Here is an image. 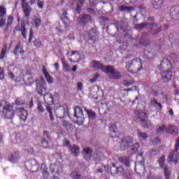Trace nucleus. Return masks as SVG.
Instances as JSON below:
<instances>
[{"label": "nucleus", "mask_w": 179, "mask_h": 179, "mask_svg": "<svg viewBox=\"0 0 179 179\" xmlns=\"http://www.w3.org/2000/svg\"><path fill=\"white\" fill-rule=\"evenodd\" d=\"M132 143H134V137L131 136H126L120 141V150H128V149L132 146Z\"/></svg>", "instance_id": "obj_7"}, {"label": "nucleus", "mask_w": 179, "mask_h": 179, "mask_svg": "<svg viewBox=\"0 0 179 179\" xmlns=\"http://www.w3.org/2000/svg\"><path fill=\"white\" fill-rule=\"evenodd\" d=\"M166 134H171L172 135H178V129L174 125H169L166 127Z\"/></svg>", "instance_id": "obj_32"}, {"label": "nucleus", "mask_w": 179, "mask_h": 179, "mask_svg": "<svg viewBox=\"0 0 179 179\" xmlns=\"http://www.w3.org/2000/svg\"><path fill=\"white\" fill-rule=\"evenodd\" d=\"M87 115H88V118L89 120H96V112L92 110H87V109H85Z\"/></svg>", "instance_id": "obj_42"}, {"label": "nucleus", "mask_w": 179, "mask_h": 179, "mask_svg": "<svg viewBox=\"0 0 179 179\" xmlns=\"http://www.w3.org/2000/svg\"><path fill=\"white\" fill-rule=\"evenodd\" d=\"M37 110L38 113H44V108H43V105L41 103H38Z\"/></svg>", "instance_id": "obj_57"}, {"label": "nucleus", "mask_w": 179, "mask_h": 179, "mask_svg": "<svg viewBox=\"0 0 179 179\" xmlns=\"http://www.w3.org/2000/svg\"><path fill=\"white\" fill-rule=\"evenodd\" d=\"M19 159H20L19 151H15L13 153L10 154L8 157V161L11 162V163H16Z\"/></svg>", "instance_id": "obj_31"}, {"label": "nucleus", "mask_w": 179, "mask_h": 179, "mask_svg": "<svg viewBox=\"0 0 179 179\" xmlns=\"http://www.w3.org/2000/svg\"><path fill=\"white\" fill-rule=\"evenodd\" d=\"M63 127L66 129L68 134L73 133V125L69 122L63 120Z\"/></svg>", "instance_id": "obj_33"}, {"label": "nucleus", "mask_w": 179, "mask_h": 179, "mask_svg": "<svg viewBox=\"0 0 179 179\" xmlns=\"http://www.w3.org/2000/svg\"><path fill=\"white\" fill-rule=\"evenodd\" d=\"M148 179H162L161 177H155V176L153 175H150L148 177Z\"/></svg>", "instance_id": "obj_64"}, {"label": "nucleus", "mask_w": 179, "mask_h": 179, "mask_svg": "<svg viewBox=\"0 0 179 179\" xmlns=\"http://www.w3.org/2000/svg\"><path fill=\"white\" fill-rule=\"evenodd\" d=\"M157 134L158 135H162L163 134H167V127L166 124H163L160 126L157 129Z\"/></svg>", "instance_id": "obj_40"}, {"label": "nucleus", "mask_w": 179, "mask_h": 179, "mask_svg": "<svg viewBox=\"0 0 179 179\" xmlns=\"http://www.w3.org/2000/svg\"><path fill=\"white\" fill-rule=\"evenodd\" d=\"M22 10L27 18V23H29V17H30V13L31 12V8L29 6V3L26 2V0H22Z\"/></svg>", "instance_id": "obj_17"}, {"label": "nucleus", "mask_w": 179, "mask_h": 179, "mask_svg": "<svg viewBox=\"0 0 179 179\" xmlns=\"http://www.w3.org/2000/svg\"><path fill=\"white\" fill-rule=\"evenodd\" d=\"M110 170L112 176H115V174H120L124 176V177H125L127 179L132 178V173H131V171H125L124 167H118L115 163L112 164V166L110 167Z\"/></svg>", "instance_id": "obj_4"}, {"label": "nucleus", "mask_w": 179, "mask_h": 179, "mask_svg": "<svg viewBox=\"0 0 179 179\" xmlns=\"http://www.w3.org/2000/svg\"><path fill=\"white\" fill-rule=\"evenodd\" d=\"M33 44L34 47H36L37 48H41V47H43V42L39 38H35L33 41Z\"/></svg>", "instance_id": "obj_46"}, {"label": "nucleus", "mask_w": 179, "mask_h": 179, "mask_svg": "<svg viewBox=\"0 0 179 179\" xmlns=\"http://www.w3.org/2000/svg\"><path fill=\"white\" fill-rule=\"evenodd\" d=\"M170 41L176 45H179V38L176 39L170 38Z\"/></svg>", "instance_id": "obj_60"}, {"label": "nucleus", "mask_w": 179, "mask_h": 179, "mask_svg": "<svg viewBox=\"0 0 179 179\" xmlns=\"http://www.w3.org/2000/svg\"><path fill=\"white\" fill-rule=\"evenodd\" d=\"M160 72L161 78L163 82L167 83V82L171 80V78H173V71H171V70H164Z\"/></svg>", "instance_id": "obj_14"}, {"label": "nucleus", "mask_w": 179, "mask_h": 179, "mask_svg": "<svg viewBox=\"0 0 179 179\" xmlns=\"http://www.w3.org/2000/svg\"><path fill=\"white\" fill-rule=\"evenodd\" d=\"M70 177L72 179H85V176H82V174H80V172L76 170L71 171Z\"/></svg>", "instance_id": "obj_35"}, {"label": "nucleus", "mask_w": 179, "mask_h": 179, "mask_svg": "<svg viewBox=\"0 0 179 179\" xmlns=\"http://www.w3.org/2000/svg\"><path fill=\"white\" fill-rule=\"evenodd\" d=\"M25 167L31 173H37L40 170V164L34 159H29L25 162Z\"/></svg>", "instance_id": "obj_8"}, {"label": "nucleus", "mask_w": 179, "mask_h": 179, "mask_svg": "<svg viewBox=\"0 0 179 179\" xmlns=\"http://www.w3.org/2000/svg\"><path fill=\"white\" fill-rule=\"evenodd\" d=\"M160 142H162V141L159 137H156L155 140H152L153 145H158V143H160Z\"/></svg>", "instance_id": "obj_58"}, {"label": "nucleus", "mask_w": 179, "mask_h": 179, "mask_svg": "<svg viewBox=\"0 0 179 179\" xmlns=\"http://www.w3.org/2000/svg\"><path fill=\"white\" fill-rule=\"evenodd\" d=\"M55 114L57 118L62 120V118L65 117V108L64 106H59L56 108Z\"/></svg>", "instance_id": "obj_25"}, {"label": "nucleus", "mask_w": 179, "mask_h": 179, "mask_svg": "<svg viewBox=\"0 0 179 179\" xmlns=\"http://www.w3.org/2000/svg\"><path fill=\"white\" fill-rule=\"evenodd\" d=\"M41 146L44 149H50V142L45 139V137L42 138Z\"/></svg>", "instance_id": "obj_43"}, {"label": "nucleus", "mask_w": 179, "mask_h": 179, "mask_svg": "<svg viewBox=\"0 0 179 179\" xmlns=\"http://www.w3.org/2000/svg\"><path fill=\"white\" fill-rule=\"evenodd\" d=\"M118 162L123 164L124 167H130L132 159H131L129 156H122L118 158Z\"/></svg>", "instance_id": "obj_21"}, {"label": "nucleus", "mask_w": 179, "mask_h": 179, "mask_svg": "<svg viewBox=\"0 0 179 179\" xmlns=\"http://www.w3.org/2000/svg\"><path fill=\"white\" fill-rule=\"evenodd\" d=\"M170 15L172 19L177 20L179 17V6H172L170 10Z\"/></svg>", "instance_id": "obj_26"}, {"label": "nucleus", "mask_w": 179, "mask_h": 179, "mask_svg": "<svg viewBox=\"0 0 179 179\" xmlns=\"http://www.w3.org/2000/svg\"><path fill=\"white\" fill-rule=\"evenodd\" d=\"M88 37L92 43H97V41L100 40V32H99V31L95 28H92L89 31Z\"/></svg>", "instance_id": "obj_13"}, {"label": "nucleus", "mask_w": 179, "mask_h": 179, "mask_svg": "<svg viewBox=\"0 0 179 179\" xmlns=\"http://www.w3.org/2000/svg\"><path fill=\"white\" fill-rule=\"evenodd\" d=\"M42 72L48 83H54V80L52 79V77L51 76V75H50V73L47 71V68H45V66H42Z\"/></svg>", "instance_id": "obj_29"}, {"label": "nucleus", "mask_w": 179, "mask_h": 179, "mask_svg": "<svg viewBox=\"0 0 179 179\" xmlns=\"http://www.w3.org/2000/svg\"><path fill=\"white\" fill-rule=\"evenodd\" d=\"M63 146L64 148H71V141L68 138H64L63 140Z\"/></svg>", "instance_id": "obj_54"}, {"label": "nucleus", "mask_w": 179, "mask_h": 179, "mask_svg": "<svg viewBox=\"0 0 179 179\" xmlns=\"http://www.w3.org/2000/svg\"><path fill=\"white\" fill-rule=\"evenodd\" d=\"M74 117H76V124L78 125H83V122H85V115L83 114L82 108L76 106L74 108Z\"/></svg>", "instance_id": "obj_9"}, {"label": "nucleus", "mask_w": 179, "mask_h": 179, "mask_svg": "<svg viewBox=\"0 0 179 179\" xmlns=\"http://www.w3.org/2000/svg\"><path fill=\"white\" fill-rule=\"evenodd\" d=\"M102 72H104V73H106L107 75H110L111 79H120L122 76L121 73L117 71L113 66H105Z\"/></svg>", "instance_id": "obj_5"}, {"label": "nucleus", "mask_w": 179, "mask_h": 179, "mask_svg": "<svg viewBox=\"0 0 179 179\" xmlns=\"http://www.w3.org/2000/svg\"><path fill=\"white\" fill-rule=\"evenodd\" d=\"M25 80V83L27 86H31L33 83H34V79L31 77H28L27 79L24 78Z\"/></svg>", "instance_id": "obj_50"}, {"label": "nucleus", "mask_w": 179, "mask_h": 179, "mask_svg": "<svg viewBox=\"0 0 179 179\" xmlns=\"http://www.w3.org/2000/svg\"><path fill=\"white\" fill-rule=\"evenodd\" d=\"M100 76V74L99 73H96L95 76H94V78H92L90 80V82L92 83H94V82H96V80H97V78Z\"/></svg>", "instance_id": "obj_59"}, {"label": "nucleus", "mask_w": 179, "mask_h": 179, "mask_svg": "<svg viewBox=\"0 0 179 179\" xmlns=\"http://www.w3.org/2000/svg\"><path fill=\"white\" fill-rule=\"evenodd\" d=\"M83 155L85 160L89 162V160L92 159V156H93V149L90 148V147H85L83 150Z\"/></svg>", "instance_id": "obj_20"}, {"label": "nucleus", "mask_w": 179, "mask_h": 179, "mask_svg": "<svg viewBox=\"0 0 179 179\" xmlns=\"http://www.w3.org/2000/svg\"><path fill=\"white\" fill-rule=\"evenodd\" d=\"M158 163L161 169L164 171L165 178L170 179L171 177V171L169 169V166L166 165V156H161L158 160Z\"/></svg>", "instance_id": "obj_6"}, {"label": "nucleus", "mask_w": 179, "mask_h": 179, "mask_svg": "<svg viewBox=\"0 0 179 179\" xmlns=\"http://www.w3.org/2000/svg\"><path fill=\"white\" fill-rule=\"evenodd\" d=\"M34 24H35L36 29H38L41 26V19L40 17H35L34 19Z\"/></svg>", "instance_id": "obj_49"}, {"label": "nucleus", "mask_w": 179, "mask_h": 179, "mask_svg": "<svg viewBox=\"0 0 179 179\" xmlns=\"http://www.w3.org/2000/svg\"><path fill=\"white\" fill-rule=\"evenodd\" d=\"M119 9L120 12H127V13H129L134 10V8L127 6H121Z\"/></svg>", "instance_id": "obj_45"}, {"label": "nucleus", "mask_w": 179, "mask_h": 179, "mask_svg": "<svg viewBox=\"0 0 179 179\" xmlns=\"http://www.w3.org/2000/svg\"><path fill=\"white\" fill-rule=\"evenodd\" d=\"M34 36V34H33V29H31L29 36V39H28L29 44H31V41L33 40Z\"/></svg>", "instance_id": "obj_56"}, {"label": "nucleus", "mask_w": 179, "mask_h": 179, "mask_svg": "<svg viewBox=\"0 0 179 179\" xmlns=\"http://www.w3.org/2000/svg\"><path fill=\"white\" fill-rule=\"evenodd\" d=\"M92 68H94V69H96V71H101L103 72V70L104 69V64L100 62H97L96 60H93L92 62Z\"/></svg>", "instance_id": "obj_30"}, {"label": "nucleus", "mask_w": 179, "mask_h": 179, "mask_svg": "<svg viewBox=\"0 0 179 179\" xmlns=\"http://www.w3.org/2000/svg\"><path fill=\"white\" fill-rule=\"evenodd\" d=\"M136 30H144V29H150L149 33H152L153 36H156L162 31V27H159L157 23L143 22L137 24L135 26Z\"/></svg>", "instance_id": "obj_3"}, {"label": "nucleus", "mask_w": 179, "mask_h": 179, "mask_svg": "<svg viewBox=\"0 0 179 179\" xmlns=\"http://www.w3.org/2000/svg\"><path fill=\"white\" fill-rule=\"evenodd\" d=\"M143 62L141 58H134L126 63V69L130 73H138L143 69Z\"/></svg>", "instance_id": "obj_2"}, {"label": "nucleus", "mask_w": 179, "mask_h": 179, "mask_svg": "<svg viewBox=\"0 0 179 179\" xmlns=\"http://www.w3.org/2000/svg\"><path fill=\"white\" fill-rule=\"evenodd\" d=\"M13 19L14 18L13 15L8 16L7 24L6 28L4 29V33H7L9 30V27H10L12 24H13Z\"/></svg>", "instance_id": "obj_37"}, {"label": "nucleus", "mask_w": 179, "mask_h": 179, "mask_svg": "<svg viewBox=\"0 0 179 179\" xmlns=\"http://www.w3.org/2000/svg\"><path fill=\"white\" fill-rule=\"evenodd\" d=\"M163 0H154L152 1V6L155 9H160L163 6Z\"/></svg>", "instance_id": "obj_39"}, {"label": "nucleus", "mask_w": 179, "mask_h": 179, "mask_svg": "<svg viewBox=\"0 0 179 179\" xmlns=\"http://www.w3.org/2000/svg\"><path fill=\"white\" fill-rule=\"evenodd\" d=\"M70 148H71V152L73 155H74V156H78V155L80 153V149L78 145H73L72 147H70Z\"/></svg>", "instance_id": "obj_41"}, {"label": "nucleus", "mask_w": 179, "mask_h": 179, "mask_svg": "<svg viewBox=\"0 0 179 179\" xmlns=\"http://www.w3.org/2000/svg\"><path fill=\"white\" fill-rule=\"evenodd\" d=\"M47 92V87L43 86L41 84H38L36 85V92L40 96H44V93Z\"/></svg>", "instance_id": "obj_36"}, {"label": "nucleus", "mask_w": 179, "mask_h": 179, "mask_svg": "<svg viewBox=\"0 0 179 179\" xmlns=\"http://www.w3.org/2000/svg\"><path fill=\"white\" fill-rule=\"evenodd\" d=\"M5 80V70L3 69V67L0 66V80Z\"/></svg>", "instance_id": "obj_55"}, {"label": "nucleus", "mask_w": 179, "mask_h": 179, "mask_svg": "<svg viewBox=\"0 0 179 179\" xmlns=\"http://www.w3.org/2000/svg\"><path fill=\"white\" fill-rule=\"evenodd\" d=\"M50 170L51 173H55L58 176H59V174H62V171H64L62 162L57 161L55 164H50Z\"/></svg>", "instance_id": "obj_11"}, {"label": "nucleus", "mask_w": 179, "mask_h": 179, "mask_svg": "<svg viewBox=\"0 0 179 179\" xmlns=\"http://www.w3.org/2000/svg\"><path fill=\"white\" fill-rule=\"evenodd\" d=\"M38 7L40 9H43L44 8V2L38 0Z\"/></svg>", "instance_id": "obj_61"}, {"label": "nucleus", "mask_w": 179, "mask_h": 179, "mask_svg": "<svg viewBox=\"0 0 179 179\" xmlns=\"http://www.w3.org/2000/svg\"><path fill=\"white\" fill-rule=\"evenodd\" d=\"M134 83H135V80H131V81H129L127 80H123V85L124 86H126V87H129V86H132Z\"/></svg>", "instance_id": "obj_53"}, {"label": "nucleus", "mask_w": 179, "mask_h": 179, "mask_svg": "<svg viewBox=\"0 0 179 179\" xmlns=\"http://www.w3.org/2000/svg\"><path fill=\"white\" fill-rule=\"evenodd\" d=\"M34 101L33 100V98L31 99V101L29 103V109L31 110V108H33L34 106Z\"/></svg>", "instance_id": "obj_62"}, {"label": "nucleus", "mask_w": 179, "mask_h": 179, "mask_svg": "<svg viewBox=\"0 0 179 179\" xmlns=\"http://www.w3.org/2000/svg\"><path fill=\"white\" fill-rule=\"evenodd\" d=\"M80 23L83 24V26H86L87 23L92 22V16L89 14H83L80 15Z\"/></svg>", "instance_id": "obj_23"}, {"label": "nucleus", "mask_w": 179, "mask_h": 179, "mask_svg": "<svg viewBox=\"0 0 179 179\" xmlns=\"http://www.w3.org/2000/svg\"><path fill=\"white\" fill-rule=\"evenodd\" d=\"M44 101L48 106H52L54 104V96L50 92H46L43 95Z\"/></svg>", "instance_id": "obj_24"}, {"label": "nucleus", "mask_w": 179, "mask_h": 179, "mask_svg": "<svg viewBox=\"0 0 179 179\" xmlns=\"http://www.w3.org/2000/svg\"><path fill=\"white\" fill-rule=\"evenodd\" d=\"M15 104H16V106H24V104H26V101L21 99H17L15 101Z\"/></svg>", "instance_id": "obj_51"}, {"label": "nucleus", "mask_w": 179, "mask_h": 179, "mask_svg": "<svg viewBox=\"0 0 179 179\" xmlns=\"http://www.w3.org/2000/svg\"><path fill=\"white\" fill-rule=\"evenodd\" d=\"M141 147V145L139 143H136L133 144L131 147V152L133 155H135L139 150V148Z\"/></svg>", "instance_id": "obj_44"}, {"label": "nucleus", "mask_w": 179, "mask_h": 179, "mask_svg": "<svg viewBox=\"0 0 179 179\" xmlns=\"http://www.w3.org/2000/svg\"><path fill=\"white\" fill-rule=\"evenodd\" d=\"M134 171H136V174L138 176H143L146 173L143 162L135 164Z\"/></svg>", "instance_id": "obj_18"}, {"label": "nucleus", "mask_w": 179, "mask_h": 179, "mask_svg": "<svg viewBox=\"0 0 179 179\" xmlns=\"http://www.w3.org/2000/svg\"><path fill=\"white\" fill-rule=\"evenodd\" d=\"M109 128V136L110 138H117V131L118 127L115 123H110L108 126Z\"/></svg>", "instance_id": "obj_22"}, {"label": "nucleus", "mask_w": 179, "mask_h": 179, "mask_svg": "<svg viewBox=\"0 0 179 179\" xmlns=\"http://www.w3.org/2000/svg\"><path fill=\"white\" fill-rule=\"evenodd\" d=\"M0 113L1 117L7 120H12L15 114H17L24 122L27 120L28 113L24 110V107L16 108L15 110H13V104L6 100L0 101Z\"/></svg>", "instance_id": "obj_1"}, {"label": "nucleus", "mask_w": 179, "mask_h": 179, "mask_svg": "<svg viewBox=\"0 0 179 179\" xmlns=\"http://www.w3.org/2000/svg\"><path fill=\"white\" fill-rule=\"evenodd\" d=\"M150 107H154L155 108H158L159 110H163V106L162 105V103L157 101V99H156V98L150 100Z\"/></svg>", "instance_id": "obj_34"}, {"label": "nucleus", "mask_w": 179, "mask_h": 179, "mask_svg": "<svg viewBox=\"0 0 179 179\" xmlns=\"http://www.w3.org/2000/svg\"><path fill=\"white\" fill-rule=\"evenodd\" d=\"M123 34L126 40H131L132 38V31H124Z\"/></svg>", "instance_id": "obj_48"}, {"label": "nucleus", "mask_w": 179, "mask_h": 179, "mask_svg": "<svg viewBox=\"0 0 179 179\" xmlns=\"http://www.w3.org/2000/svg\"><path fill=\"white\" fill-rule=\"evenodd\" d=\"M14 55H22L23 57L24 54H26V51H24V46L22 43V41H19L16 45L14 50H13Z\"/></svg>", "instance_id": "obj_16"}, {"label": "nucleus", "mask_w": 179, "mask_h": 179, "mask_svg": "<svg viewBox=\"0 0 179 179\" xmlns=\"http://www.w3.org/2000/svg\"><path fill=\"white\" fill-rule=\"evenodd\" d=\"M148 118V115L145 112H136L134 115L135 120H140L141 122H145Z\"/></svg>", "instance_id": "obj_27"}, {"label": "nucleus", "mask_w": 179, "mask_h": 179, "mask_svg": "<svg viewBox=\"0 0 179 179\" xmlns=\"http://www.w3.org/2000/svg\"><path fill=\"white\" fill-rule=\"evenodd\" d=\"M20 31L21 34L24 38H27V29H26V22H24V20H21V27L19 25H17L13 31V36H16V33L17 31Z\"/></svg>", "instance_id": "obj_10"}, {"label": "nucleus", "mask_w": 179, "mask_h": 179, "mask_svg": "<svg viewBox=\"0 0 179 179\" xmlns=\"http://www.w3.org/2000/svg\"><path fill=\"white\" fill-rule=\"evenodd\" d=\"M137 136L139 141H146L148 139V133L141 131L140 130L137 131Z\"/></svg>", "instance_id": "obj_38"}, {"label": "nucleus", "mask_w": 179, "mask_h": 179, "mask_svg": "<svg viewBox=\"0 0 179 179\" xmlns=\"http://www.w3.org/2000/svg\"><path fill=\"white\" fill-rule=\"evenodd\" d=\"M42 174H43V178H48V176H50V174L48 173V172L47 171H43L42 172Z\"/></svg>", "instance_id": "obj_63"}, {"label": "nucleus", "mask_w": 179, "mask_h": 179, "mask_svg": "<svg viewBox=\"0 0 179 179\" xmlns=\"http://www.w3.org/2000/svg\"><path fill=\"white\" fill-rule=\"evenodd\" d=\"M6 8L3 6H0V28L3 29L6 23Z\"/></svg>", "instance_id": "obj_15"}, {"label": "nucleus", "mask_w": 179, "mask_h": 179, "mask_svg": "<svg viewBox=\"0 0 179 179\" xmlns=\"http://www.w3.org/2000/svg\"><path fill=\"white\" fill-rule=\"evenodd\" d=\"M173 68V65H171V62L167 57H164L161 61L160 64L158 66V69H159L160 71H170Z\"/></svg>", "instance_id": "obj_12"}, {"label": "nucleus", "mask_w": 179, "mask_h": 179, "mask_svg": "<svg viewBox=\"0 0 179 179\" xmlns=\"http://www.w3.org/2000/svg\"><path fill=\"white\" fill-rule=\"evenodd\" d=\"M63 69L66 72H69L71 71V66L66 62H62Z\"/></svg>", "instance_id": "obj_52"}, {"label": "nucleus", "mask_w": 179, "mask_h": 179, "mask_svg": "<svg viewBox=\"0 0 179 179\" xmlns=\"http://www.w3.org/2000/svg\"><path fill=\"white\" fill-rule=\"evenodd\" d=\"M8 50V45H4L2 48L1 52L0 54V59H5L6 55V51Z\"/></svg>", "instance_id": "obj_47"}, {"label": "nucleus", "mask_w": 179, "mask_h": 179, "mask_svg": "<svg viewBox=\"0 0 179 179\" xmlns=\"http://www.w3.org/2000/svg\"><path fill=\"white\" fill-rule=\"evenodd\" d=\"M62 22L63 24L64 25V27H69L71 26V20L68 18V13L64 12L62 15Z\"/></svg>", "instance_id": "obj_28"}, {"label": "nucleus", "mask_w": 179, "mask_h": 179, "mask_svg": "<svg viewBox=\"0 0 179 179\" xmlns=\"http://www.w3.org/2000/svg\"><path fill=\"white\" fill-rule=\"evenodd\" d=\"M149 34L148 33H143L139 40L140 45H143V47H148V45H150V40L148 38Z\"/></svg>", "instance_id": "obj_19"}]
</instances>
